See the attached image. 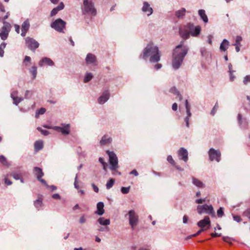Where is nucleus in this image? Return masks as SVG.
Listing matches in <instances>:
<instances>
[{"mask_svg": "<svg viewBox=\"0 0 250 250\" xmlns=\"http://www.w3.org/2000/svg\"><path fill=\"white\" fill-rule=\"evenodd\" d=\"M161 56V52L158 46L153 43H148L144 48L140 58L144 59L149 58L151 62H158L160 61Z\"/></svg>", "mask_w": 250, "mask_h": 250, "instance_id": "1", "label": "nucleus"}, {"mask_svg": "<svg viewBox=\"0 0 250 250\" xmlns=\"http://www.w3.org/2000/svg\"><path fill=\"white\" fill-rule=\"evenodd\" d=\"M201 27L200 25L195 26L192 22H188L180 29L179 34L181 38L184 40L189 38L191 36L193 37H197L201 33Z\"/></svg>", "mask_w": 250, "mask_h": 250, "instance_id": "2", "label": "nucleus"}, {"mask_svg": "<svg viewBox=\"0 0 250 250\" xmlns=\"http://www.w3.org/2000/svg\"><path fill=\"white\" fill-rule=\"evenodd\" d=\"M183 42L176 46L173 50L172 62H182L188 51V48L183 45Z\"/></svg>", "mask_w": 250, "mask_h": 250, "instance_id": "3", "label": "nucleus"}, {"mask_svg": "<svg viewBox=\"0 0 250 250\" xmlns=\"http://www.w3.org/2000/svg\"><path fill=\"white\" fill-rule=\"evenodd\" d=\"M106 153L109 156V162L110 165V169L113 171V175H115V173L121 175V172H119L117 170L119 168V166L118 158L116 154L114 152L110 151L109 150H107Z\"/></svg>", "mask_w": 250, "mask_h": 250, "instance_id": "4", "label": "nucleus"}, {"mask_svg": "<svg viewBox=\"0 0 250 250\" xmlns=\"http://www.w3.org/2000/svg\"><path fill=\"white\" fill-rule=\"evenodd\" d=\"M83 14H87L95 16L96 14V10L94 8V4L90 0H83Z\"/></svg>", "mask_w": 250, "mask_h": 250, "instance_id": "5", "label": "nucleus"}, {"mask_svg": "<svg viewBox=\"0 0 250 250\" xmlns=\"http://www.w3.org/2000/svg\"><path fill=\"white\" fill-rule=\"evenodd\" d=\"M197 210L199 214L206 213L210 215L212 217L215 216V213L212 205H208L207 204L198 205L197 207Z\"/></svg>", "mask_w": 250, "mask_h": 250, "instance_id": "6", "label": "nucleus"}, {"mask_svg": "<svg viewBox=\"0 0 250 250\" xmlns=\"http://www.w3.org/2000/svg\"><path fill=\"white\" fill-rule=\"evenodd\" d=\"M66 22L61 19H58L52 22L51 24V27L56 31L63 33V29L65 28Z\"/></svg>", "mask_w": 250, "mask_h": 250, "instance_id": "7", "label": "nucleus"}, {"mask_svg": "<svg viewBox=\"0 0 250 250\" xmlns=\"http://www.w3.org/2000/svg\"><path fill=\"white\" fill-rule=\"evenodd\" d=\"M3 25L0 32V38L2 40L4 41L7 39L11 26V24L6 21H3Z\"/></svg>", "mask_w": 250, "mask_h": 250, "instance_id": "8", "label": "nucleus"}, {"mask_svg": "<svg viewBox=\"0 0 250 250\" xmlns=\"http://www.w3.org/2000/svg\"><path fill=\"white\" fill-rule=\"evenodd\" d=\"M208 155L211 161L215 160L219 162L221 160V154L219 150H215L213 148H210L208 151Z\"/></svg>", "mask_w": 250, "mask_h": 250, "instance_id": "9", "label": "nucleus"}, {"mask_svg": "<svg viewBox=\"0 0 250 250\" xmlns=\"http://www.w3.org/2000/svg\"><path fill=\"white\" fill-rule=\"evenodd\" d=\"M128 216L129 224L133 229L138 223V216L133 210H130L129 211Z\"/></svg>", "mask_w": 250, "mask_h": 250, "instance_id": "10", "label": "nucleus"}, {"mask_svg": "<svg viewBox=\"0 0 250 250\" xmlns=\"http://www.w3.org/2000/svg\"><path fill=\"white\" fill-rule=\"evenodd\" d=\"M25 41L26 45L31 50H35L39 46L38 42L32 38L27 37Z\"/></svg>", "mask_w": 250, "mask_h": 250, "instance_id": "11", "label": "nucleus"}, {"mask_svg": "<svg viewBox=\"0 0 250 250\" xmlns=\"http://www.w3.org/2000/svg\"><path fill=\"white\" fill-rule=\"evenodd\" d=\"M142 12L147 17L150 16L153 13V9L147 1H144L141 8Z\"/></svg>", "mask_w": 250, "mask_h": 250, "instance_id": "12", "label": "nucleus"}, {"mask_svg": "<svg viewBox=\"0 0 250 250\" xmlns=\"http://www.w3.org/2000/svg\"><path fill=\"white\" fill-rule=\"evenodd\" d=\"M62 126H54L52 128L56 131L61 132L62 135H67L70 133V124H62Z\"/></svg>", "mask_w": 250, "mask_h": 250, "instance_id": "13", "label": "nucleus"}, {"mask_svg": "<svg viewBox=\"0 0 250 250\" xmlns=\"http://www.w3.org/2000/svg\"><path fill=\"white\" fill-rule=\"evenodd\" d=\"M34 171L38 180H39L42 185L47 186V183L45 180L42 178V177L44 175V173L42 172V169L39 167H35L34 168Z\"/></svg>", "mask_w": 250, "mask_h": 250, "instance_id": "14", "label": "nucleus"}, {"mask_svg": "<svg viewBox=\"0 0 250 250\" xmlns=\"http://www.w3.org/2000/svg\"><path fill=\"white\" fill-rule=\"evenodd\" d=\"M199 227L203 229H207V230L209 229L211 226V222L208 216H205L204 218L197 223Z\"/></svg>", "mask_w": 250, "mask_h": 250, "instance_id": "15", "label": "nucleus"}, {"mask_svg": "<svg viewBox=\"0 0 250 250\" xmlns=\"http://www.w3.org/2000/svg\"><path fill=\"white\" fill-rule=\"evenodd\" d=\"M30 21L29 19L25 20L22 23L21 26V36L22 37L25 36L27 32L28 31L30 28Z\"/></svg>", "mask_w": 250, "mask_h": 250, "instance_id": "16", "label": "nucleus"}, {"mask_svg": "<svg viewBox=\"0 0 250 250\" xmlns=\"http://www.w3.org/2000/svg\"><path fill=\"white\" fill-rule=\"evenodd\" d=\"M178 154L181 159L183 160L185 162L188 161V152L186 149L183 147H181L178 150Z\"/></svg>", "mask_w": 250, "mask_h": 250, "instance_id": "17", "label": "nucleus"}, {"mask_svg": "<svg viewBox=\"0 0 250 250\" xmlns=\"http://www.w3.org/2000/svg\"><path fill=\"white\" fill-rule=\"evenodd\" d=\"M109 98V93L108 90L104 91L103 94L98 98V102L100 104H104Z\"/></svg>", "mask_w": 250, "mask_h": 250, "instance_id": "18", "label": "nucleus"}, {"mask_svg": "<svg viewBox=\"0 0 250 250\" xmlns=\"http://www.w3.org/2000/svg\"><path fill=\"white\" fill-rule=\"evenodd\" d=\"M201 56L204 58L205 61H208L211 57V53L210 51L207 50L205 47H202L200 49Z\"/></svg>", "mask_w": 250, "mask_h": 250, "instance_id": "19", "label": "nucleus"}, {"mask_svg": "<svg viewBox=\"0 0 250 250\" xmlns=\"http://www.w3.org/2000/svg\"><path fill=\"white\" fill-rule=\"evenodd\" d=\"M187 10L185 8H182L180 9L177 10L175 12L176 17L179 19H183L185 15Z\"/></svg>", "mask_w": 250, "mask_h": 250, "instance_id": "20", "label": "nucleus"}, {"mask_svg": "<svg viewBox=\"0 0 250 250\" xmlns=\"http://www.w3.org/2000/svg\"><path fill=\"white\" fill-rule=\"evenodd\" d=\"M64 6L63 2H61L58 6L52 10L50 13V16L53 17L56 15L59 11L62 10L64 8Z\"/></svg>", "mask_w": 250, "mask_h": 250, "instance_id": "21", "label": "nucleus"}, {"mask_svg": "<svg viewBox=\"0 0 250 250\" xmlns=\"http://www.w3.org/2000/svg\"><path fill=\"white\" fill-rule=\"evenodd\" d=\"M229 46V42L227 39H224L220 44L219 49L222 52H225Z\"/></svg>", "mask_w": 250, "mask_h": 250, "instance_id": "22", "label": "nucleus"}, {"mask_svg": "<svg viewBox=\"0 0 250 250\" xmlns=\"http://www.w3.org/2000/svg\"><path fill=\"white\" fill-rule=\"evenodd\" d=\"M104 204L103 202H100L98 203L97 204V209L95 212V213L98 214L99 215H102L104 212Z\"/></svg>", "mask_w": 250, "mask_h": 250, "instance_id": "23", "label": "nucleus"}, {"mask_svg": "<svg viewBox=\"0 0 250 250\" xmlns=\"http://www.w3.org/2000/svg\"><path fill=\"white\" fill-rule=\"evenodd\" d=\"M198 15L200 18L203 20L204 23H208V18L206 14L205 10L200 9L198 10Z\"/></svg>", "mask_w": 250, "mask_h": 250, "instance_id": "24", "label": "nucleus"}, {"mask_svg": "<svg viewBox=\"0 0 250 250\" xmlns=\"http://www.w3.org/2000/svg\"><path fill=\"white\" fill-rule=\"evenodd\" d=\"M97 61L96 56L92 53H88L86 57V62H95Z\"/></svg>", "mask_w": 250, "mask_h": 250, "instance_id": "25", "label": "nucleus"}, {"mask_svg": "<svg viewBox=\"0 0 250 250\" xmlns=\"http://www.w3.org/2000/svg\"><path fill=\"white\" fill-rule=\"evenodd\" d=\"M112 141V138L107 135H104L100 141L101 145H105L110 144Z\"/></svg>", "mask_w": 250, "mask_h": 250, "instance_id": "26", "label": "nucleus"}, {"mask_svg": "<svg viewBox=\"0 0 250 250\" xmlns=\"http://www.w3.org/2000/svg\"><path fill=\"white\" fill-rule=\"evenodd\" d=\"M98 222L99 223L103 226H107L109 225L110 223V220L108 219H104V217H100L98 219Z\"/></svg>", "mask_w": 250, "mask_h": 250, "instance_id": "27", "label": "nucleus"}, {"mask_svg": "<svg viewBox=\"0 0 250 250\" xmlns=\"http://www.w3.org/2000/svg\"><path fill=\"white\" fill-rule=\"evenodd\" d=\"M192 183L194 185L198 188H203L205 187V185L203 182L194 177L192 178Z\"/></svg>", "mask_w": 250, "mask_h": 250, "instance_id": "28", "label": "nucleus"}, {"mask_svg": "<svg viewBox=\"0 0 250 250\" xmlns=\"http://www.w3.org/2000/svg\"><path fill=\"white\" fill-rule=\"evenodd\" d=\"M43 147V142L42 141H36L34 144V148L35 151H38Z\"/></svg>", "mask_w": 250, "mask_h": 250, "instance_id": "29", "label": "nucleus"}, {"mask_svg": "<svg viewBox=\"0 0 250 250\" xmlns=\"http://www.w3.org/2000/svg\"><path fill=\"white\" fill-rule=\"evenodd\" d=\"M10 175L16 180H19L22 177V173L21 170L12 172Z\"/></svg>", "mask_w": 250, "mask_h": 250, "instance_id": "30", "label": "nucleus"}, {"mask_svg": "<svg viewBox=\"0 0 250 250\" xmlns=\"http://www.w3.org/2000/svg\"><path fill=\"white\" fill-rule=\"evenodd\" d=\"M34 206L38 209L42 206V200L41 197H39L38 199L35 201Z\"/></svg>", "mask_w": 250, "mask_h": 250, "instance_id": "31", "label": "nucleus"}, {"mask_svg": "<svg viewBox=\"0 0 250 250\" xmlns=\"http://www.w3.org/2000/svg\"><path fill=\"white\" fill-rule=\"evenodd\" d=\"M167 160L169 163H170L173 166L175 167L177 169L180 170H182L181 168H180V167L176 166V163L171 155H168L167 156Z\"/></svg>", "mask_w": 250, "mask_h": 250, "instance_id": "32", "label": "nucleus"}, {"mask_svg": "<svg viewBox=\"0 0 250 250\" xmlns=\"http://www.w3.org/2000/svg\"><path fill=\"white\" fill-rule=\"evenodd\" d=\"M11 97L13 100L14 104L16 105H18L23 100L21 98L14 96L13 93L11 94Z\"/></svg>", "mask_w": 250, "mask_h": 250, "instance_id": "33", "label": "nucleus"}, {"mask_svg": "<svg viewBox=\"0 0 250 250\" xmlns=\"http://www.w3.org/2000/svg\"><path fill=\"white\" fill-rule=\"evenodd\" d=\"M115 183V180L114 179L111 178L110 179L106 184V187L107 189H110L112 187L114 184Z\"/></svg>", "mask_w": 250, "mask_h": 250, "instance_id": "34", "label": "nucleus"}, {"mask_svg": "<svg viewBox=\"0 0 250 250\" xmlns=\"http://www.w3.org/2000/svg\"><path fill=\"white\" fill-rule=\"evenodd\" d=\"M6 43L5 42H2L0 44V56L2 57L4 54V49L5 48Z\"/></svg>", "mask_w": 250, "mask_h": 250, "instance_id": "35", "label": "nucleus"}, {"mask_svg": "<svg viewBox=\"0 0 250 250\" xmlns=\"http://www.w3.org/2000/svg\"><path fill=\"white\" fill-rule=\"evenodd\" d=\"M222 239L224 241H225L226 243H228L230 245H232L231 241L234 240V239L233 238H230L229 236H224V237H223Z\"/></svg>", "mask_w": 250, "mask_h": 250, "instance_id": "36", "label": "nucleus"}, {"mask_svg": "<svg viewBox=\"0 0 250 250\" xmlns=\"http://www.w3.org/2000/svg\"><path fill=\"white\" fill-rule=\"evenodd\" d=\"M242 40V38L240 36H237L236 38L235 43H234V45L237 46H241V42Z\"/></svg>", "mask_w": 250, "mask_h": 250, "instance_id": "37", "label": "nucleus"}, {"mask_svg": "<svg viewBox=\"0 0 250 250\" xmlns=\"http://www.w3.org/2000/svg\"><path fill=\"white\" fill-rule=\"evenodd\" d=\"M232 66L231 64L230 63L229 66V74H230V81H233L234 80V78H235V77L232 75V72H233V71L232 70Z\"/></svg>", "mask_w": 250, "mask_h": 250, "instance_id": "38", "label": "nucleus"}, {"mask_svg": "<svg viewBox=\"0 0 250 250\" xmlns=\"http://www.w3.org/2000/svg\"><path fill=\"white\" fill-rule=\"evenodd\" d=\"M92 78V74L90 73H87L86 75V76H85L83 81L85 83H87L91 80Z\"/></svg>", "mask_w": 250, "mask_h": 250, "instance_id": "39", "label": "nucleus"}, {"mask_svg": "<svg viewBox=\"0 0 250 250\" xmlns=\"http://www.w3.org/2000/svg\"><path fill=\"white\" fill-rule=\"evenodd\" d=\"M207 230V229L201 228V229H199L196 233H195V234H194L193 235L189 236L188 237V238H191L192 237H196L197 235H199L202 232H203V231H204L205 230Z\"/></svg>", "mask_w": 250, "mask_h": 250, "instance_id": "40", "label": "nucleus"}, {"mask_svg": "<svg viewBox=\"0 0 250 250\" xmlns=\"http://www.w3.org/2000/svg\"><path fill=\"white\" fill-rule=\"evenodd\" d=\"M217 216L219 217H222L224 215V208L220 207L217 211Z\"/></svg>", "mask_w": 250, "mask_h": 250, "instance_id": "41", "label": "nucleus"}, {"mask_svg": "<svg viewBox=\"0 0 250 250\" xmlns=\"http://www.w3.org/2000/svg\"><path fill=\"white\" fill-rule=\"evenodd\" d=\"M30 72L33 75V79H35L37 75V68L35 66L32 67L30 69Z\"/></svg>", "mask_w": 250, "mask_h": 250, "instance_id": "42", "label": "nucleus"}, {"mask_svg": "<svg viewBox=\"0 0 250 250\" xmlns=\"http://www.w3.org/2000/svg\"><path fill=\"white\" fill-rule=\"evenodd\" d=\"M219 107V105L218 104V103H216L214 106L213 108H212V110L210 112V114L212 116L214 115L215 113H216V111L217 110L218 108Z\"/></svg>", "mask_w": 250, "mask_h": 250, "instance_id": "43", "label": "nucleus"}, {"mask_svg": "<svg viewBox=\"0 0 250 250\" xmlns=\"http://www.w3.org/2000/svg\"><path fill=\"white\" fill-rule=\"evenodd\" d=\"M238 122L241 128L243 127V121H242V116L241 114H238L237 116Z\"/></svg>", "mask_w": 250, "mask_h": 250, "instance_id": "44", "label": "nucleus"}, {"mask_svg": "<svg viewBox=\"0 0 250 250\" xmlns=\"http://www.w3.org/2000/svg\"><path fill=\"white\" fill-rule=\"evenodd\" d=\"M0 162L3 165H7L8 164L6 158L3 155L0 156Z\"/></svg>", "mask_w": 250, "mask_h": 250, "instance_id": "45", "label": "nucleus"}, {"mask_svg": "<svg viewBox=\"0 0 250 250\" xmlns=\"http://www.w3.org/2000/svg\"><path fill=\"white\" fill-rule=\"evenodd\" d=\"M243 215L250 219V208H248L245 210L243 213Z\"/></svg>", "mask_w": 250, "mask_h": 250, "instance_id": "46", "label": "nucleus"}, {"mask_svg": "<svg viewBox=\"0 0 250 250\" xmlns=\"http://www.w3.org/2000/svg\"><path fill=\"white\" fill-rule=\"evenodd\" d=\"M37 130L41 132V133L44 136H47V135L49 134V132L47 130H43L40 127H38Z\"/></svg>", "mask_w": 250, "mask_h": 250, "instance_id": "47", "label": "nucleus"}, {"mask_svg": "<svg viewBox=\"0 0 250 250\" xmlns=\"http://www.w3.org/2000/svg\"><path fill=\"white\" fill-rule=\"evenodd\" d=\"M129 189H130V187H122L121 188V191L123 194H127L129 192Z\"/></svg>", "mask_w": 250, "mask_h": 250, "instance_id": "48", "label": "nucleus"}, {"mask_svg": "<svg viewBox=\"0 0 250 250\" xmlns=\"http://www.w3.org/2000/svg\"><path fill=\"white\" fill-rule=\"evenodd\" d=\"M39 62H53V61L49 58L47 57L43 58Z\"/></svg>", "mask_w": 250, "mask_h": 250, "instance_id": "49", "label": "nucleus"}, {"mask_svg": "<svg viewBox=\"0 0 250 250\" xmlns=\"http://www.w3.org/2000/svg\"><path fill=\"white\" fill-rule=\"evenodd\" d=\"M233 220L238 223L242 221L241 218L238 215H233Z\"/></svg>", "mask_w": 250, "mask_h": 250, "instance_id": "50", "label": "nucleus"}, {"mask_svg": "<svg viewBox=\"0 0 250 250\" xmlns=\"http://www.w3.org/2000/svg\"><path fill=\"white\" fill-rule=\"evenodd\" d=\"M248 82H250V76H246L243 80L245 84H247Z\"/></svg>", "mask_w": 250, "mask_h": 250, "instance_id": "51", "label": "nucleus"}, {"mask_svg": "<svg viewBox=\"0 0 250 250\" xmlns=\"http://www.w3.org/2000/svg\"><path fill=\"white\" fill-rule=\"evenodd\" d=\"M207 38H208V42L210 45H211L212 43V38H213V36L211 35H209L208 36Z\"/></svg>", "mask_w": 250, "mask_h": 250, "instance_id": "52", "label": "nucleus"}, {"mask_svg": "<svg viewBox=\"0 0 250 250\" xmlns=\"http://www.w3.org/2000/svg\"><path fill=\"white\" fill-rule=\"evenodd\" d=\"M170 92L173 93L175 95H176L179 92V91L177 90L175 87H173L171 88L170 89Z\"/></svg>", "mask_w": 250, "mask_h": 250, "instance_id": "53", "label": "nucleus"}, {"mask_svg": "<svg viewBox=\"0 0 250 250\" xmlns=\"http://www.w3.org/2000/svg\"><path fill=\"white\" fill-rule=\"evenodd\" d=\"M4 183L7 186H10L12 183V182L6 177L4 178Z\"/></svg>", "mask_w": 250, "mask_h": 250, "instance_id": "54", "label": "nucleus"}, {"mask_svg": "<svg viewBox=\"0 0 250 250\" xmlns=\"http://www.w3.org/2000/svg\"><path fill=\"white\" fill-rule=\"evenodd\" d=\"M190 118V117H188V116H187L185 118V121L186 123V126L187 127H189V118Z\"/></svg>", "mask_w": 250, "mask_h": 250, "instance_id": "55", "label": "nucleus"}, {"mask_svg": "<svg viewBox=\"0 0 250 250\" xmlns=\"http://www.w3.org/2000/svg\"><path fill=\"white\" fill-rule=\"evenodd\" d=\"M46 187H47V188H48L49 189H50L51 191H54V190H55L56 189H57V188L56 186H54V185H52V186H49L47 184V186H45Z\"/></svg>", "mask_w": 250, "mask_h": 250, "instance_id": "56", "label": "nucleus"}, {"mask_svg": "<svg viewBox=\"0 0 250 250\" xmlns=\"http://www.w3.org/2000/svg\"><path fill=\"white\" fill-rule=\"evenodd\" d=\"M91 186H92V187L93 188V190H94L95 192H99V188H98V187L97 186H96L93 183L91 184Z\"/></svg>", "mask_w": 250, "mask_h": 250, "instance_id": "57", "label": "nucleus"}, {"mask_svg": "<svg viewBox=\"0 0 250 250\" xmlns=\"http://www.w3.org/2000/svg\"><path fill=\"white\" fill-rule=\"evenodd\" d=\"M181 63H172V67L174 69H177L180 67Z\"/></svg>", "mask_w": 250, "mask_h": 250, "instance_id": "58", "label": "nucleus"}, {"mask_svg": "<svg viewBox=\"0 0 250 250\" xmlns=\"http://www.w3.org/2000/svg\"><path fill=\"white\" fill-rule=\"evenodd\" d=\"M78 176L76 175L75 178V182H74V187L78 189L79 188V185H78Z\"/></svg>", "mask_w": 250, "mask_h": 250, "instance_id": "59", "label": "nucleus"}, {"mask_svg": "<svg viewBox=\"0 0 250 250\" xmlns=\"http://www.w3.org/2000/svg\"><path fill=\"white\" fill-rule=\"evenodd\" d=\"M45 111H46L45 108H42V107L38 111V114H43L45 113Z\"/></svg>", "mask_w": 250, "mask_h": 250, "instance_id": "60", "label": "nucleus"}, {"mask_svg": "<svg viewBox=\"0 0 250 250\" xmlns=\"http://www.w3.org/2000/svg\"><path fill=\"white\" fill-rule=\"evenodd\" d=\"M211 236L212 237H219L221 236V233H211L210 234Z\"/></svg>", "mask_w": 250, "mask_h": 250, "instance_id": "61", "label": "nucleus"}, {"mask_svg": "<svg viewBox=\"0 0 250 250\" xmlns=\"http://www.w3.org/2000/svg\"><path fill=\"white\" fill-rule=\"evenodd\" d=\"M52 197L53 198V199H60V196L59 194L58 193H55V194H54L52 196Z\"/></svg>", "mask_w": 250, "mask_h": 250, "instance_id": "62", "label": "nucleus"}, {"mask_svg": "<svg viewBox=\"0 0 250 250\" xmlns=\"http://www.w3.org/2000/svg\"><path fill=\"white\" fill-rule=\"evenodd\" d=\"M205 201V199H197L195 201V203L196 204H202L203 203H204V202Z\"/></svg>", "mask_w": 250, "mask_h": 250, "instance_id": "63", "label": "nucleus"}, {"mask_svg": "<svg viewBox=\"0 0 250 250\" xmlns=\"http://www.w3.org/2000/svg\"><path fill=\"white\" fill-rule=\"evenodd\" d=\"M14 26H15L16 32L19 34L20 33V26L18 24H15Z\"/></svg>", "mask_w": 250, "mask_h": 250, "instance_id": "64", "label": "nucleus"}]
</instances>
